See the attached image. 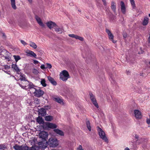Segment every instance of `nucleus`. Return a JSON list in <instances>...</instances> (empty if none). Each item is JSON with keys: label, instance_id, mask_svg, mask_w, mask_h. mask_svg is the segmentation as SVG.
Wrapping results in <instances>:
<instances>
[{"label": "nucleus", "instance_id": "1", "mask_svg": "<svg viewBox=\"0 0 150 150\" xmlns=\"http://www.w3.org/2000/svg\"><path fill=\"white\" fill-rule=\"evenodd\" d=\"M48 145L50 147L55 148L59 144V141L56 138H50L47 142Z\"/></svg>", "mask_w": 150, "mask_h": 150}, {"label": "nucleus", "instance_id": "2", "mask_svg": "<svg viewBox=\"0 0 150 150\" xmlns=\"http://www.w3.org/2000/svg\"><path fill=\"white\" fill-rule=\"evenodd\" d=\"M25 82L26 83L27 85V86H28V87L27 86L25 85H22L20 83H18V84L19 86L23 89H25V90L30 89L33 90V91L35 90V89L36 88H35V87H36V86H35L32 83L28 81H26Z\"/></svg>", "mask_w": 150, "mask_h": 150}, {"label": "nucleus", "instance_id": "3", "mask_svg": "<svg viewBox=\"0 0 150 150\" xmlns=\"http://www.w3.org/2000/svg\"><path fill=\"white\" fill-rule=\"evenodd\" d=\"M97 131L99 134L100 138L102 139L105 142L108 143V139L105 136V132L99 127H97Z\"/></svg>", "mask_w": 150, "mask_h": 150}, {"label": "nucleus", "instance_id": "4", "mask_svg": "<svg viewBox=\"0 0 150 150\" xmlns=\"http://www.w3.org/2000/svg\"><path fill=\"white\" fill-rule=\"evenodd\" d=\"M70 78L69 74L66 70H63L60 73V78L63 81H66Z\"/></svg>", "mask_w": 150, "mask_h": 150}, {"label": "nucleus", "instance_id": "5", "mask_svg": "<svg viewBox=\"0 0 150 150\" xmlns=\"http://www.w3.org/2000/svg\"><path fill=\"white\" fill-rule=\"evenodd\" d=\"M33 93L34 94L35 96L39 97L43 95L44 92L40 88L37 89L36 88L35 89V90L33 91Z\"/></svg>", "mask_w": 150, "mask_h": 150}, {"label": "nucleus", "instance_id": "6", "mask_svg": "<svg viewBox=\"0 0 150 150\" xmlns=\"http://www.w3.org/2000/svg\"><path fill=\"white\" fill-rule=\"evenodd\" d=\"M89 96L91 100L93 103V104L97 108H98L99 106L97 102L95 96L93 95L92 93H89Z\"/></svg>", "mask_w": 150, "mask_h": 150}, {"label": "nucleus", "instance_id": "7", "mask_svg": "<svg viewBox=\"0 0 150 150\" xmlns=\"http://www.w3.org/2000/svg\"><path fill=\"white\" fill-rule=\"evenodd\" d=\"M48 136L47 133L45 131L40 132L39 134V137L40 138H41L43 141L45 140L47 138Z\"/></svg>", "mask_w": 150, "mask_h": 150}, {"label": "nucleus", "instance_id": "8", "mask_svg": "<svg viewBox=\"0 0 150 150\" xmlns=\"http://www.w3.org/2000/svg\"><path fill=\"white\" fill-rule=\"evenodd\" d=\"M38 146L40 149H45L47 147L46 143L42 142H40L38 143Z\"/></svg>", "mask_w": 150, "mask_h": 150}, {"label": "nucleus", "instance_id": "9", "mask_svg": "<svg viewBox=\"0 0 150 150\" xmlns=\"http://www.w3.org/2000/svg\"><path fill=\"white\" fill-rule=\"evenodd\" d=\"M134 114L135 116L137 119H139L142 117L141 112L138 110H134Z\"/></svg>", "mask_w": 150, "mask_h": 150}, {"label": "nucleus", "instance_id": "10", "mask_svg": "<svg viewBox=\"0 0 150 150\" xmlns=\"http://www.w3.org/2000/svg\"><path fill=\"white\" fill-rule=\"evenodd\" d=\"M47 26L50 29L53 28L55 26H57L56 24L54 22L52 21H50L46 23Z\"/></svg>", "mask_w": 150, "mask_h": 150}, {"label": "nucleus", "instance_id": "11", "mask_svg": "<svg viewBox=\"0 0 150 150\" xmlns=\"http://www.w3.org/2000/svg\"><path fill=\"white\" fill-rule=\"evenodd\" d=\"M53 99L55 101L61 105H64V104L63 99L60 98L59 97L56 96L54 97L53 98Z\"/></svg>", "mask_w": 150, "mask_h": 150}, {"label": "nucleus", "instance_id": "12", "mask_svg": "<svg viewBox=\"0 0 150 150\" xmlns=\"http://www.w3.org/2000/svg\"><path fill=\"white\" fill-rule=\"evenodd\" d=\"M39 115L42 116H44L46 114V110L43 108H41L38 111Z\"/></svg>", "mask_w": 150, "mask_h": 150}, {"label": "nucleus", "instance_id": "13", "mask_svg": "<svg viewBox=\"0 0 150 150\" xmlns=\"http://www.w3.org/2000/svg\"><path fill=\"white\" fill-rule=\"evenodd\" d=\"M46 125L47 127L52 129L56 128L57 127V126L55 124L50 122L46 123Z\"/></svg>", "mask_w": 150, "mask_h": 150}, {"label": "nucleus", "instance_id": "14", "mask_svg": "<svg viewBox=\"0 0 150 150\" xmlns=\"http://www.w3.org/2000/svg\"><path fill=\"white\" fill-rule=\"evenodd\" d=\"M69 36L70 37L74 38L76 39H79L81 41H83V38L82 37L79 36L77 35H75L74 34H69Z\"/></svg>", "mask_w": 150, "mask_h": 150}, {"label": "nucleus", "instance_id": "15", "mask_svg": "<svg viewBox=\"0 0 150 150\" xmlns=\"http://www.w3.org/2000/svg\"><path fill=\"white\" fill-rule=\"evenodd\" d=\"M35 18L38 24L41 27H44L45 26V25L42 22L40 18L38 16H35Z\"/></svg>", "mask_w": 150, "mask_h": 150}, {"label": "nucleus", "instance_id": "16", "mask_svg": "<svg viewBox=\"0 0 150 150\" xmlns=\"http://www.w3.org/2000/svg\"><path fill=\"white\" fill-rule=\"evenodd\" d=\"M47 79L53 85L56 86L57 85L56 82L52 77L50 76H48Z\"/></svg>", "mask_w": 150, "mask_h": 150}, {"label": "nucleus", "instance_id": "17", "mask_svg": "<svg viewBox=\"0 0 150 150\" xmlns=\"http://www.w3.org/2000/svg\"><path fill=\"white\" fill-rule=\"evenodd\" d=\"M121 10L122 13L125 14L126 12V8L124 3L122 1H121Z\"/></svg>", "mask_w": 150, "mask_h": 150}, {"label": "nucleus", "instance_id": "18", "mask_svg": "<svg viewBox=\"0 0 150 150\" xmlns=\"http://www.w3.org/2000/svg\"><path fill=\"white\" fill-rule=\"evenodd\" d=\"M12 68L18 74L20 72L21 70L20 69L16 64H13L12 65Z\"/></svg>", "mask_w": 150, "mask_h": 150}, {"label": "nucleus", "instance_id": "19", "mask_svg": "<svg viewBox=\"0 0 150 150\" xmlns=\"http://www.w3.org/2000/svg\"><path fill=\"white\" fill-rule=\"evenodd\" d=\"M27 55L28 56L33 57L36 58V54L32 51L30 50L27 52Z\"/></svg>", "mask_w": 150, "mask_h": 150}, {"label": "nucleus", "instance_id": "20", "mask_svg": "<svg viewBox=\"0 0 150 150\" xmlns=\"http://www.w3.org/2000/svg\"><path fill=\"white\" fill-rule=\"evenodd\" d=\"M54 131L57 134L60 136H64V133L62 131L58 129H54Z\"/></svg>", "mask_w": 150, "mask_h": 150}, {"label": "nucleus", "instance_id": "21", "mask_svg": "<svg viewBox=\"0 0 150 150\" xmlns=\"http://www.w3.org/2000/svg\"><path fill=\"white\" fill-rule=\"evenodd\" d=\"M36 121L39 124L43 123L44 121L42 117L39 116L36 119Z\"/></svg>", "mask_w": 150, "mask_h": 150}, {"label": "nucleus", "instance_id": "22", "mask_svg": "<svg viewBox=\"0 0 150 150\" xmlns=\"http://www.w3.org/2000/svg\"><path fill=\"white\" fill-rule=\"evenodd\" d=\"M55 31L57 33H62L64 30L63 27H61L59 28H54Z\"/></svg>", "mask_w": 150, "mask_h": 150}, {"label": "nucleus", "instance_id": "23", "mask_svg": "<svg viewBox=\"0 0 150 150\" xmlns=\"http://www.w3.org/2000/svg\"><path fill=\"white\" fill-rule=\"evenodd\" d=\"M111 8L112 9V10H113L114 12L115 13L116 12V8L115 5V4L114 1H112L111 2Z\"/></svg>", "mask_w": 150, "mask_h": 150}, {"label": "nucleus", "instance_id": "24", "mask_svg": "<svg viewBox=\"0 0 150 150\" xmlns=\"http://www.w3.org/2000/svg\"><path fill=\"white\" fill-rule=\"evenodd\" d=\"M20 80L21 81H25V82L28 81L26 80V78L25 77V75L22 74H21L20 75Z\"/></svg>", "mask_w": 150, "mask_h": 150}, {"label": "nucleus", "instance_id": "25", "mask_svg": "<svg viewBox=\"0 0 150 150\" xmlns=\"http://www.w3.org/2000/svg\"><path fill=\"white\" fill-rule=\"evenodd\" d=\"M45 120L47 121H51L53 120V117L50 115L46 116L45 117Z\"/></svg>", "mask_w": 150, "mask_h": 150}, {"label": "nucleus", "instance_id": "26", "mask_svg": "<svg viewBox=\"0 0 150 150\" xmlns=\"http://www.w3.org/2000/svg\"><path fill=\"white\" fill-rule=\"evenodd\" d=\"M11 4L12 8L14 9H16L15 4V0H11Z\"/></svg>", "mask_w": 150, "mask_h": 150}, {"label": "nucleus", "instance_id": "27", "mask_svg": "<svg viewBox=\"0 0 150 150\" xmlns=\"http://www.w3.org/2000/svg\"><path fill=\"white\" fill-rule=\"evenodd\" d=\"M29 45L31 47L34 49L36 48L37 47V45L35 43L32 41H30Z\"/></svg>", "mask_w": 150, "mask_h": 150}, {"label": "nucleus", "instance_id": "28", "mask_svg": "<svg viewBox=\"0 0 150 150\" xmlns=\"http://www.w3.org/2000/svg\"><path fill=\"white\" fill-rule=\"evenodd\" d=\"M149 18L147 17L144 18L142 24L144 25H146L148 23Z\"/></svg>", "mask_w": 150, "mask_h": 150}, {"label": "nucleus", "instance_id": "29", "mask_svg": "<svg viewBox=\"0 0 150 150\" xmlns=\"http://www.w3.org/2000/svg\"><path fill=\"white\" fill-rule=\"evenodd\" d=\"M8 23L10 24L14 25L15 22V20L13 18H11L8 19Z\"/></svg>", "mask_w": 150, "mask_h": 150}, {"label": "nucleus", "instance_id": "30", "mask_svg": "<svg viewBox=\"0 0 150 150\" xmlns=\"http://www.w3.org/2000/svg\"><path fill=\"white\" fill-rule=\"evenodd\" d=\"M109 38L110 40L114 43H115L116 42V41H114L113 40L114 36L112 33L109 35H108Z\"/></svg>", "mask_w": 150, "mask_h": 150}, {"label": "nucleus", "instance_id": "31", "mask_svg": "<svg viewBox=\"0 0 150 150\" xmlns=\"http://www.w3.org/2000/svg\"><path fill=\"white\" fill-rule=\"evenodd\" d=\"M110 80L112 84L113 85H115L116 84V82L115 79L112 77L111 76H110Z\"/></svg>", "mask_w": 150, "mask_h": 150}, {"label": "nucleus", "instance_id": "32", "mask_svg": "<svg viewBox=\"0 0 150 150\" xmlns=\"http://www.w3.org/2000/svg\"><path fill=\"white\" fill-rule=\"evenodd\" d=\"M41 84L43 87H45L46 86L47 84L45 83V81L44 79H41Z\"/></svg>", "mask_w": 150, "mask_h": 150}, {"label": "nucleus", "instance_id": "33", "mask_svg": "<svg viewBox=\"0 0 150 150\" xmlns=\"http://www.w3.org/2000/svg\"><path fill=\"white\" fill-rule=\"evenodd\" d=\"M21 150H28L29 147L26 145L21 146Z\"/></svg>", "mask_w": 150, "mask_h": 150}, {"label": "nucleus", "instance_id": "34", "mask_svg": "<svg viewBox=\"0 0 150 150\" xmlns=\"http://www.w3.org/2000/svg\"><path fill=\"white\" fill-rule=\"evenodd\" d=\"M13 148L15 150H21V146H19L17 144H16L13 146Z\"/></svg>", "mask_w": 150, "mask_h": 150}, {"label": "nucleus", "instance_id": "35", "mask_svg": "<svg viewBox=\"0 0 150 150\" xmlns=\"http://www.w3.org/2000/svg\"><path fill=\"white\" fill-rule=\"evenodd\" d=\"M86 125L88 129L90 131L91 130V127L90 126V123L89 121H88L86 122Z\"/></svg>", "mask_w": 150, "mask_h": 150}, {"label": "nucleus", "instance_id": "36", "mask_svg": "<svg viewBox=\"0 0 150 150\" xmlns=\"http://www.w3.org/2000/svg\"><path fill=\"white\" fill-rule=\"evenodd\" d=\"M40 149L38 148V147L36 146H32L30 148V150H40Z\"/></svg>", "mask_w": 150, "mask_h": 150}, {"label": "nucleus", "instance_id": "37", "mask_svg": "<svg viewBox=\"0 0 150 150\" xmlns=\"http://www.w3.org/2000/svg\"><path fill=\"white\" fill-rule=\"evenodd\" d=\"M13 57L16 62H17L18 60L21 59L20 57L18 55H14Z\"/></svg>", "mask_w": 150, "mask_h": 150}, {"label": "nucleus", "instance_id": "38", "mask_svg": "<svg viewBox=\"0 0 150 150\" xmlns=\"http://www.w3.org/2000/svg\"><path fill=\"white\" fill-rule=\"evenodd\" d=\"M6 146L4 144H0V149H4L6 148Z\"/></svg>", "mask_w": 150, "mask_h": 150}, {"label": "nucleus", "instance_id": "39", "mask_svg": "<svg viewBox=\"0 0 150 150\" xmlns=\"http://www.w3.org/2000/svg\"><path fill=\"white\" fill-rule=\"evenodd\" d=\"M32 72L35 75L38 74L39 73L38 71L36 69H33Z\"/></svg>", "mask_w": 150, "mask_h": 150}, {"label": "nucleus", "instance_id": "40", "mask_svg": "<svg viewBox=\"0 0 150 150\" xmlns=\"http://www.w3.org/2000/svg\"><path fill=\"white\" fill-rule=\"evenodd\" d=\"M45 65L46 66V69L49 68L50 69L52 68V66L51 64L48 63H46Z\"/></svg>", "mask_w": 150, "mask_h": 150}, {"label": "nucleus", "instance_id": "41", "mask_svg": "<svg viewBox=\"0 0 150 150\" xmlns=\"http://www.w3.org/2000/svg\"><path fill=\"white\" fill-rule=\"evenodd\" d=\"M133 8H134L135 7V4L134 3V0H129Z\"/></svg>", "mask_w": 150, "mask_h": 150}, {"label": "nucleus", "instance_id": "42", "mask_svg": "<svg viewBox=\"0 0 150 150\" xmlns=\"http://www.w3.org/2000/svg\"><path fill=\"white\" fill-rule=\"evenodd\" d=\"M34 103L35 105L39 104V99L37 98H35L34 99Z\"/></svg>", "mask_w": 150, "mask_h": 150}, {"label": "nucleus", "instance_id": "43", "mask_svg": "<svg viewBox=\"0 0 150 150\" xmlns=\"http://www.w3.org/2000/svg\"><path fill=\"white\" fill-rule=\"evenodd\" d=\"M77 150H84L82 149V146L81 145H79L78 147L77 148Z\"/></svg>", "mask_w": 150, "mask_h": 150}, {"label": "nucleus", "instance_id": "44", "mask_svg": "<svg viewBox=\"0 0 150 150\" xmlns=\"http://www.w3.org/2000/svg\"><path fill=\"white\" fill-rule=\"evenodd\" d=\"M21 42L24 45H27L26 43L23 40H21Z\"/></svg>", "mask_w": 150, "mask_h": 150}, {"label": "nucleus", "instance_id": "45", "mask_svg": "<svg viewBox=\"0 0 150 150\" xmlns=\"http://www.w3.org/2000/svg\"><path fill=\"white\" fill-rule=\"evenodd\" d=\"M40 67V68L42 69H46V67H45V65L44 64L41 65Z\"/></svg>", "mask_w": 150, "mask_h": 150}, {"label": "nucleus", "instance_id": "46", "mask_svg": "<svg viewBox=\"0 0 150 150\" xmlns=\"http://www.w3.org/2000/svg\"><path fill=\"white\" fill-rule=\"evenodd\" d=\"M106 32L107 33V34L108 35L111 33L110 31L109 30H108V29L106 30Z\"/></svg>", "mask_w": 150, "mask_h": 150}, {"label": "nucleus", "instance_id": "47", "mask_svg": "<svg viewBox=\"0 0 150 150\" xmlns=\"http://www.w3.org/2000/svg\"><path fill=\"white\" fill-rule=\"evenodd\" d=\"M103 2V4L105 6H106L107 5V3L106 1L105 0H102Z\"/></svg>", "mask_w": 150, "mask_h": 150}, {"label": "nucleus", "instance_id": "48", "mask_svg": "<svg viewBox=\"0 0 150 150\" xmlns=\"http://www.w3.org/2000/svg\"><path fill=\"white\" fill-rule=\"evenodd\" d=\"M146 122L148 124H149L150 123V119H148L147 120Z\"/></svg>", "mask_w": 150, "mask_h": 150}, {"label": "nucleus", "instance_id": "49", "mask_svg": "<svg viewBox=\"0 0 150 150\" xmlns=\"http://www.w3.org/2000/svg\"><path fill=\"white\" fill-rule=\"evenodd\" d=\"M33 63L35 64H37L38 63V61L36 60H34Z\"/></svg>", "mask_w": 150, "mask_h": 150}, {"label": "nucleus", "instance_id": "50", "mask_svg": "<svg viewBox=\"0 0 150 150\" xmlns=\"http://www.w3.org/2000/svg\"><path fill=\"white\" fill-rule=\"evenodd\" d=\"M135 138L137 139L138 140L139 138V136L137 134H135Z\"/></svg>", "mask_w": 150, "mask_h": 150}, {"label": "nucleus", "instance_id": "51", "mask_svg": "<svg viewBox=\"0 0 150 150\" xmlns=\"http://www.w3.org/2000/svg\"><path fill=\"white\" fill-rule=\"evenodd\" d=\"M127 34L126 33H124L123 35V37L124 38H125L127 37Z\"/></svg>", "mask_w": 150, "mask_h": 150}, {"label": "nucleus", "instance_id": "52", "mask_svg": "<svg viewBox=\"0 0 150 150\" xmlns=\"http://www.w3.org/2000/svg\"><path fill=\"white\" fill-rule=\"evenodd\" d=\"M5 58L6 59H8V60H9L10 59V57H7V56H6V57H5Z\"/></svg>", "mask_w": 150, "mask_h": 150}, {"label": "nucleus", "instance_id": "53", "mask_svg": "<svg viewBox=\"0 0 150 150\" xmlns=\"http://www.w3.org/2000/svg\"><path fill=\"white\" fill-rule=\"evenodd\" d=\"M22 83L23 84V85H25L28 86H28H27V85L25 81L24 82V83Z\"/></svg>", "mask_w": 150, "mask_h": 150}, {"label": "nucleus", "instance_id": "54", "mask_svg": "<svg viewBox=\"0 0 150 150\" xmlns=\"http://www.w3.org/2000/svg\"><path fill=\"white\" fill-rule=\"evenodd\" d=\"M125 150H129V149L128 147H126L125 149Z\"/></svg>", "mask_w": 150, "mask_h": 150}, {"label": "nucleus", "instance_id": "55", "mask_svg": "<svg viewBox=\"0 0 150 150\" xmlns=\"http://www.w3.org/2000/svg\"><path fill=\"white\" fill-rule=\"evenodd\" d=\"M36 140L35 139H34L33 140V141L34 143L35 144L36 143Z\"/></svg>", "mask_w": 150, "mask_h": 150}, {"label": "nucleus", "instance_id": "56", "mask_svg": "<svg viewBox=\"0 0 150 150\" xmlns=\"http://www.w3.org/2000/svg\"><path fill=\"white\" fill-rule=\"evenodd\" d=\"M28 0L30 3H31L32 1V0Z\"/></svg>", "mask_w": 150, "mask_h": 150}, {"label": "nucleus", "instance_id": "57", "mask_svg": "<svg viewBox=\"0 0 150 150\" xmlns=\"http://www.w3.org/2000/svg\"><path fill=\"white\" fill-rule=\"evenodd\" d=\"M143 140H144V139L142 138V139H140L139 141H142Z\"/></svg>", "mask_w": 150, "mask_h": 150}, {"label": "nucleus", "instance_id": "58", "mask_svg": "<svg viewBox=\"0 0 150 150\" xmlns=\"http://www.w3.org/2000/svg\"><path fill=\"white\" fill-rule=\"evenodd\" d=\"M4 51L5 52H6V53H7V52H7V51H6V50H5Z\"/></svg>", "mask_w": 150, "mask_h": 150}, {"label": "nucleus", "instance_id": "59", "mask_svg": "<svg viewBox=\"0 0 150 150\" xmlns=\"http://www.w3.org/2000/svg\"><path fill=\"white\" fill-rule=\"evenodd\" d=\"M107 100H108V101L109 102V101H110V100H109V99H108V98H107Z\"/></svg>", "mask_w": 150, "mask_h": 150}, {"label": "nucleus", "instance_id": "60", "mask_svg": "<svg viewBox=\"0 0 150 150\" xmlns=\"http://www.w3.org/2000/svg\"><path fill=\"white\" fill-rule=\"evenodd\" d=\"M142 143L141 142H138V144H141Z\"/></svg>", "mask_w": 150, "mask_h": 150}, {"label": "nucleus", "instance_id": "61", "mask_svg": "<svg viewBox=\"0 0 150 150\" xmlns=\"http://www.w3.org/2000/svg\"><path fill=\"white\" fill-rule=\"evenodd\" d=\"M149 16L150 17V14H149Z\"/></svg>", "mask_w": 150, "mask_h": 150}, {"label": "nucleus", "instance_id": "62", "mask_svg": "<svg viewBox=\"0 0 150 150\" xmlns=\"http://www.w3.org/2000/svg\"><path fill=\"white\" fill-rule=\"evenodd\" d=\"M44 149H40V150H44Z\"/></svg>", "mask_w": 150, "mask_h": 150}, {"label": "nucleus", "instance_id": "63", "mask_svg": "<svg viewBox=\"0 0 150 150\" xmlns=\"http://www.w3.org/2000/svg\"><path fill=\"white\" fill-rule=\"evenodd\" d=\"M149 63L150 64V61L149 62Z\"/></svg>", "mask_w": 150, "mask_h": 150}]
</instances>
